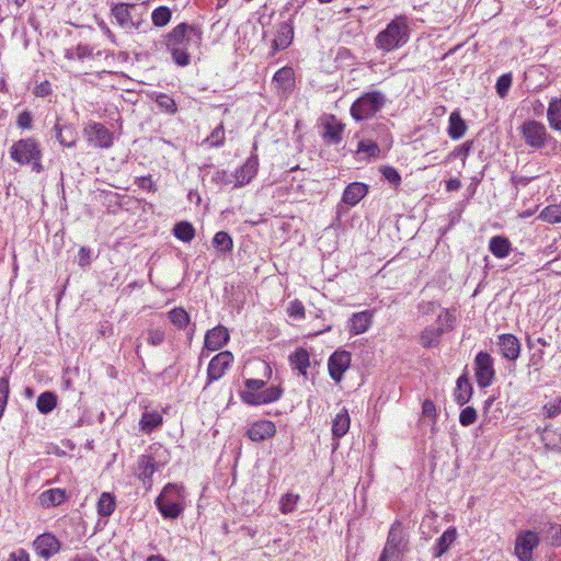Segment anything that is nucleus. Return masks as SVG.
Instances as JSON below:
<instances>
[{"instance_id":"obj_7","label":"nucleus","mask_w":561,"mask_h":561,"mask_svg":"<svg viewBox=\"0 0 561 561\" xmlns=\"http://www.w3.org/2000/svg\"><path fill=\"white\" fill-rule=\"evenodd\" d=\"M245 390L240 392L241 400L249 405H261L274 402L279 399L282 390L278 387H265L261 379H247Z\"/></svg>"},{"instance_id":"obj_47","label":"nucleus","mask_w":561,"mask_h":561,"mask_svg":"<svg viewBox=\"0 0 561 561\" xmlns=\"http://www.w3.org/2000/svg\"><path fill=\"white\" fill-rule=\"evenodd\" d=\"M156 103L161 110L170 114H174L178 110L175 101L167 94H159L156 99Z\"/></svg>"},{"instance_id":"obj_51","label":"nucleus","mask_w":561,"mask_h":561,"mask_svg":"<svg viewBox=\"0 0 561 561\" xmlns=\"http://www.w3.org/2000/svg\"><path fill=\"white\" fill-rule=\"evenodd\" d=\"M543 411L547 417H556L561 413V398H557L543 407Z\"/></svg>"},{"instance_id":"obj_59","label":"nucleus","mask_w":561,"mask_h":561,"mask_svg":"<svg viewBox=\"0 0 561 561\" xmlns=\"http://www.w3.org/2000/svg\"><path fill=\"white\" fill-rule=\"evenodd\" d=\"M147 341L152 346L162 344L164 341V331L159 329L149 331Z\"/></svg>"},{"instance_id":"obj_55","label":"nucleus","mask_w":561,"mask_h":561,"mask_svg":"<svg viewBox=\"0 0 561 561\" xmlns=\"http://www.w3.org/2000/svg\"><path fill=\"white\" fill-rule=\"evenodd\" d=\"M437 321L440 323L438 327H443L445 331L453 330L456 317L453 312L445 310L443 314L438 316Z\"/></svg>"},{"instance_id":"obj_18","label":"nucleus","mask_w":561,"mask_h":561,"mask_svg":"<svg viewBox=\"0 0 561 561\" xmlns=\"http://www.w3.org/2000/svg\"><path fill=\"white\" fill-rule=\"evenodd\" d=\"M259 169L257 156H251L247 159L241 168H239L234 174V186L241 187L249 184L251 180L256 175Z\"/></svg>"},{"instance_id":"obj_38","label":"nucleus","mask_w":561,"mask_h":561,"mask_svg":"<svg viewBox=\"0 0 561 561\" xmlns=\"http://www.w3.org/2000/svg\"><path fill=\"white\" fill-rule=\"evenodd\" d=\"M57 405V397L50 391L41 393L36 401L38 411L43 414L51 412Z\"/></svg>"},{"instance_id":"obj_61","label":"nucleus","mask_w":561,"mask_h":561,"mask_svg":"<svg viewBox=\"0 0 561 561\" xmlns=\"http://www.w3.org/2000/svg\"><path fill=\"white\" fill-rule=\"evenodd\" d=\"M136 183L138 184L139 187H141L144 190H148V191H151V192H156L157 191V187H156L154 183L152 182L150 175L149 176L138 178L136 180Z\"/></svg>"},{"instance_id":"obj_24","label":"nucleus","mask_w":561,"mask_h":561,"mask_svg":"<svg viewBox=\"0 0 561 561\" xmlns=\"http://www.w3.org/2000/svg\"><path fill=\"white\" fill-rule=\"evenodd\" d=\"M368 193V186L364 183L354 182L348 184L342 196V201L350 206L358 204Z\"/></svg>"},{"instance_id":"obj_33","label":"nucleus","mask_w":561,"mask_h":561,"mask_svg":"<svg viewBox=\"0 0 561 561\" xmlns=\"http://www.w3.org/2000/svg\"><path fill=\"white\" fill-rule=\"evenodd\" d=\"M289 360L293 369L305 377L307 376V369L310 366V356L305 348H297L295 353L289 356Z\"/></svg>"},{"instance_id":"obj_12","label":"nucleus","mask_w":561,"mask_h":561,"mask_svg":"<svg viewBox=\"0 0 561 561\" xmlns=\"http://www.w3.org/2000/svg\"><path fill=\"white\" fill-rule=\"evenodd\" d=\"M321 137L325 145H340L343 139L345 125L334 115H323L321 117Z\"/></svg>"},{"instance_id":"obj_34","label":"nucleus","mask_w":561,"mask_h":561,"mask_svg":"<svg viewBox=\"0 0 561 561\" xmlns=\"http://www.w3.org/2000/svg\"><path fill=\"white\" fill-rule=\"evenodd\" d=\"M547 119L552 130L561 131V98H554L549 102Z\"/></svg>"},{"instance_id":"obj_40","label":"nucleus","mask_w":561,"mask_h":561,"mask_svg":"<svg viewBox=\"0 0 561 561\" xmlns=\"http://www.w3.org/2000/svg\"><path fill=\"white\" fill-rule=\"evenodd\" d=\"M116 507L115 497L111 493L104 492L101 494L98 502L99 515L106 517L112 515Z\"/></svg>"},{"instance_id":"obj_60","label":"nucleus","mask_w":561,"mask_h":561,"mask_svg":"<svg viewBox=\"0 0 561 561\" xmlns=\"http://www.w3.org/2000/svg\"><path fill=\"white\" fill-rule=\"evenodd\" d=\"M16 124L22 129H28L32 127V114L28 111H23L19 114Z\"/></svg>"},{"instance_id":"obj_35","label":"nucleus","mask_w":561,"mask_h":561,"mask_svg":"<svg viewBox=\"0 0 561 561\" xmlns=\"http://www.w3.org/2000/svg\"><path fill=\"white\" fill-rule=\"evenodd\" d=\"M56 131V138L60 145L66 147L75 146L77 141V133L72 125L60 126L58 123L54 127Z\"/></svg>"},{"instance_id":"obj_21","label":"nucleus","mask_w":561,"mask_h":561,"mask_svg":"<svg viewBox=\"0 0 561 561\" xmlns=\"http://www.w3.org/2000/svg\"><path fill=\"white\" fill-rule=\"evenodd\" d=\"M199 36V31L186 23H181L175 26L168 35V47L184 45L185 42L191 41V35Z\"/></svg>"},{"instance_id":"obj_22","label":"nucleus","mask_w":561,"mask_h":561,"mask_svg":"<svg viewBox=\"0 0 561 561\" xmlns=\"http://www.w3.org/2000/svg\"><path fill=\"white\" fill-rule=\"evenodd\" d=\"M228 341L229 332L227 328L218 325L206 333L204 345L210 351H217L227 344Z\"/></svg>"},{"instance_id":"obj_56","label":"nucleus","mask_w":561,"mask_h":561,"mask_svg":"<svg viewBox=\"0 0 561 561\" xmlns=\"http://www.w3.org/2000/svg\"><path fill=\"white\" fill-rule=\"evenodd\" d=\"M422 414L433 421V425L436 423L437 412L434 402L430 399L424 400L422 404Z\"/></svg>"},{"instance_id":"obj_53","label":"nucleus","mask_w":561,"mask_h":561,"mask_svg":"<svg viewBox=\"0 0 561 561\" xmlns=\"http://www.w3.org/2000/svg\"><path fill=\"white\" fill-rule=\"evenodd\" d=\"M173 60L179 66H186L190 64V55L182 48H178L176 46H171Z\"/></svg>"},{"instance_id":"obj_41","label":"nucleus","mask_w":561,"mask_h":561,"mask_svg":"<svg viewBox=\"0 0 561 561\" xmlns=\"http://www.w3.org/2000/svg\"><path fill=\"white\" fill-rule=\"evenodd\" d=\"M169 320L180 330L190 325V316L183 308H174L168 313Z\"/></svg>"},{"instance_id":"obj_39","label":"nucleus","mask_w":561,"mask_h":561,"mask_svg":"<svg viewBox=\"0 0 561 561\" xmlns=\"http://www.w3.org/2000/svg\"><path fill=\"white\" fill-rule=\"evenodd\" d=\"M173 234L183 242H191L195 237V229L188 221H180L173 228Z\"/></svg>"},{"instance_id":"obj_48","label":"nucleus","mask_w":561,"mask_h":561,"mask_svg":"<svg viewBox=\"0 0 561 561\" xmlns=\"http://www.w3.org/2000/svg\"><path fill=\"white\" fill-rule=\"evenodd\" d=\"M213 147H220L225 142V129L222 123L219 124L205 140Z\"/></svg>"},{"instance_id":"obj_15","label":"nucleus","mask_w":561,"mask_h":561,"mask_svg":"<svg viewBox=\"0 0 561 561\" xmlns=\"http://www.w3.org/2000/svg\"><path fill=\"white\" fill-rule=\"evenodd\" d=\"M33 547L39 557L49 559L60 550V541L54 535L46 533L34 540Z\"/></svg>"},{"instance_id":"obj_1","label":"nucleus","mask_w":561,"mask_h":561,"mask_svg":"<svg viewBox=\"0 0 561 561\" xmlns=\"http://www.w3.org/2000/svg\"><path fill=\"white\" fill-rule=\"evenodd\" d=\"M156 505L163 518H178L185 507L184 486L178 483H168L156 499Z\"/></svg>"},{"instance_id":"obj_2","label":"nucleus","mask_w":561,"mask_h":561,"mask_svg":"<svg viewBox=\"0 0 561 561\" xmlns=\"http://www.w3.org/2000/svg\"><path fill=\"white\" fill-rule=\"evenodd\" d=\"M111 14L115 22L128 33L145 31V27L149 26L142 4L116 3L112 7Z\"/></svg>"},{"instance_id":"obj_17","label":"nucleus","mask_w":561,"mask_h":561,"mask_svg":"<svg viewBox=\"0 0 561 561\" xmlns=\"http://www.w3.org/2000/svg\"><path fill=\"white\" fill-rule=\"evenodd\" d=\"M497 346L505 359L515 362L519 357L520 342L514 334L504 333L499 335Z\"/></svg>"},{"instance_id":"obj_23","label":"nucleus","mask_w":561,"mask_h":561,"mask_svg":"<svg viewBox=\"0 0 561 561\" xmlns=\"http://www.w3.org/2000/svg\"><path fill=\"white\" fill-rule=\"evenodd\" d=\"M373 317L374 312L370 310L354 313L348 322L350 333L358 335L366 332L371 325Z\"/></svg>"},{"instance_id":"obj_28","label":"nucleus","mask_w":561,"mask_h":561,"mask_svg":"<svg viewBox=\"0 0 561 561\" xmlns=\"http://www.w3.org/2000/svg\"><path fill=\"white\" fill-rule=\"evenodd\" d=\"M489 251L497 259L507 257L512 251V243L504 236H494L489 241Z\"/></svg>"},{"instance_id":"obj_14","label":"nucleus","mask_w":561,"mask_h":561,"mask_svg":"<svg viewBox=\"0 0 561 561\" xmlns=\"http://www.w3.org/2000/svg\"><path fill=\"white\" fill-rule=\"evenodd\" d=\"M351 364V354L347 351H335L328 360L331 378L339 382Z\"/></svg>"},{"instance_id":"obj_5","label":"nucleus","mask_w":561,"mask_h":561,"mask_svg":"<svg viewBox=\"0 0 561 561\" xmlns=\"http://www.w3.org/2000/svg\"><path fill=\"white\" fill-rule=\"evenodd\" d=\"M409 551V538L402 523L394 520L391 525L385 547L378 561H402L403 556Z\"/></svg>"},{"instance_id":"obj_6","label":"nucleus","mask_w":561,"mask_h":561,"mask_svg":"<svg viewBox=\"0 0 561 561\" xmlns=\"http://www.w3.org/2000/svg\"><path fill=\"white\" fill-rule=\"evenodd\" d=\"M409 39V26L404 16L396 18L376 37L379 49L390 51L404 45Z\"/></svg>"},{"instance_id":"obj_57","label":"nucleus","mask_w":561,"mask_h":561,"mask_svg":"<svg viewBox=\"0 0 561 561\" xmlns=\"http://www.w3.org/2000/svg\"><path fill=\"white\" fill-rule=\"evenodd\" d=\"M288 314L294 319H302L305 316L304 305L298 300L291 301L288 307Z\"/></svg>"},{"instance_id":"obj_62","label":"nucleus","mask_w":561,"mask_h":561,"mask_svg":"<svg viewBox=\"0 0 561 561\" xmlns=\"http://www.w3.org/2000/svg\"><path fill=\"white\" fill-rule=\"evenodd\" d=\"M50 92H51V89H50V83L48 81H43L39 84H37L35 87V91H34L36 96H42V98L49 95Z\"/></svg>"},{"instance_id":"obj_16","label":"nucleus","mask_w":561,"mask_h":561,"mask_svg":"<svg viewBox=\"0 0 561 561\" xmlns=\"http://www.w3.org/2000/svg\"><path fill=\"white\" fill-rule=\"evenodd\" d=\"M89 140L100 148L113 145V134L101 123H93L84 129Z\"/></svg>"},{"instance_id":"obj_31","label":"nucleus","mask_w":561,"mask_h":561,"mask_svg":"<svg viewBox=\"0 0 561 561\" xmlns=\"http://www.w3.org/2000/svg\"><path fill=\"white\" fill-rule=\"evenodd\" d=\"M67 499L66 491L62 489H49L39 495V503L44 507H55L64 503Z\"/></svg>"},{"instance_id":"obj_20","label":"nucleus","mask_w":561,"mask_h":561,"mask_svg":"<svg viewBox=\"0 0 561 561\" xmlns=\"http://www.w3.org/2000/svg\"><path fill=\"white\" fill-rule=\"evenodd\" d=\"M276 433L275 424L272 421L261 420L250 425L247 436L252 442H263L273 437Z\"/></svg>"},{"instance_id":"obj_45","label":"nucleus","mask_w":561,"mask_h":561,"mask_svg":"<svg viewBox=\"0 0 561 561\" xmlns=\"http://www.w3.org/2000/svg\"><path fill=\"white\" fill-rule=\"evenodd\" d=\"M512 82H513V76L511 72L504 73L499 77V79L495 83V90H496L497 95L501 99H504L507 96L508 91L512 87Z\"/></svg>"},{"instance_id":"obj_49","label":"nucleus","mask_w":561,"mask_h":561,"mask_svg":"<svg viewBox=\"0 0 561 561\" xmlns=\"http://www.w3.org/2000/svg\"><path fill=\"white\" fill-rule=\"evenodd\" d=\"M478 414L474 408L466 407L461 410L459 415V423L462 426H469L477 421Z\"/></svg>"},{"instance_id":"obj_37","label":"nucleus","mask_w":561,"mask_h":561,"mask_svg":"<svg viewBox=\"0 0 561 561\" xmlns=\"http://www.w3.org/2000/svg\"><path fill=\"white\" fill-rule=\"evenodd\" d=\"M161 424L162 416L158 411H147L142 413V416L139 421L140 430L147 434H150Z\"/></svg>"},{"instance_id":"obj_46","label":"nucleus","mask_w":561,"mask_h":561,"mask_svg":"<svg viewBox=\"0 0 561 561\" xmlns=\"http://www.w3.org/2000/svg\"><path fill=\"white\" fill-rule=\"evenodd\" d=\"M358 153H366L367 157H377L380 152L379 146L371 140H362L357 146Z\"/></svg>"},{"instance_id":"obj_30","label":"nucleus","mask_w":561,"mask_h":561,"mask_svg":"<svg viewBox=\"0 0 561 561\" xmlns=\"http://www.w3.org/2000/svg\"><path fill=\"white\" fill-rule=\"evenodd\" d=\"M457 531L455 528L450 527L446 529L443 535L437 539L436 545L432 548V553L435 558H440L451 543L456 540Z\"/></svg>"},{"instance_id":"obj_8","label":"nucleus","mask_w":561,"mask_h":561,"mask_svg":"<svg viewBox=\"0 0 561 561\" xmlns=\"http://www.w3.org/2000/svg\"><path fill=\"white\" fill-rule=\"evenodd\" d=\"M386 95L380 91L363 93L356 99L351 108V116L356 121H365L375 116L386 104Z\"/></svg>"},{"instance_id":"obj_52","label":"nucleus","mask_w":561,"mask_h":561,"mask_svg":"<svg viewBox=\"0 0 561 561\" xmlns=\"http://www.w3.org/2000/svg\"><path fill=\"white\" fill-rule=\"evenodd\" d=\"M382 176L391 184L399 185L401 182V175L393 167H383L381 169Z\"/></svg>"},{"instance_id":"obj_11","label":"nucleus","mask_w":561,"mask_h":561,"mask_svg":"<svg viewBox=\"0 0 561 561\" xmlns=\"http://www.w3.org/2000/svg\"><path fill=\"white\" fill-rule=\"evenodd\" d=\"M540 537L533 530H522L515 539V556L519 561H533V552L539 546Z\"/></svg>"},{"instance_id":"obj_50","label":"nucleus","mask_w":561,"mask_h":561,"mask_svg":"<svg viewBox=\"0 0 561 561\" xmlns=\"http://www.w3.org/2000/svg\"><path fill=\"white\" fill-rule=\"evenodd\" d=\"M233 175H229L225 170H216L211 175V182L221 187L232 183Z\"/></svg>"},{"instance_id":"obj_64","label":"nucleus","mask_w":561,"mask_h":561,"mask_svg":"<svg viewBox=\"0 0 561 561\" xmlns=\"http://www.w3.org/2000/svg\"><path fill=\"white\" fill-rule=\"evenodd\" d=\"M90 250L82 247L80 250H79V253H78V262H79V265L84 267L87 265L90 264Z\"/></svg>"},{"instance_id":"obj_19","label":"nucleus","mask_w":561,"mask_h":561,"mask_svg":"<svg viewBox=\"0 0 561 561\" xmlns=\"http://www.w3.org/2000/svg\"><path fill=\"white\" fill-rule=\"evenodd\" d=\"M273 84L277 90V93L282 96H286L290 93L295 87V75L290 67H283L273 78Z\"/></svg>"},{"instance_id":"obj_27","label":"nucleus","mask_w":561,"mask_h":561,"mask_svg":"<svg viewBox=\"0 0 561 561\" xmlns=\"http://www.w3.org/2000/svg\"><path fill=\"white\" fill-rule=\"evenodd\" d=\"M473 393L472 385L470 383L466 374L461 375L456 382L455 401L459 405H463L471 399Z\"/></svg>"},{"instance_id":"obj_54","label":"nucleus","mask_w":561,"mask_h":561,"mask_svg":"<svg viewBox=\"0 0 561 561\" xmlns=\"http://www.w3.org/2000/svg\"><path fill=\"white\" fill-rule=\"evenodd\" d=\"M297 501H298V495L287 493L280 500V511L283 513L293 512Z\"/></svg>"},{"instance_id":"obj_58","label":"nucleus","mask_w":561,"mask_h":561,"mask_svg":"<svg viewBox=\"0 0 561 561\" xmlns=\"http://www.w3.org/2000/svg\"><path fill=\"white\" fill-rule=\"evenodd\" d=\"M472 148V141H466L462 145L456 147L449 154V158L456 157H468Z\"/></svg>"},{"instance_id":"obj_32","label":"nucleus","mask_w":561,"mask_h":561,"mask_svg":"<svg viewBox=\"0 0 561 561\" xmlns=\"http://www.w3.org/2000/svg\"><path fill=\"white\" fill-rule=\"evenodd\" d=\"M540 535L547 543L560 547L561 546V525L557 523H547L540 528Z\"/></svg>"},{"instance_id":"obj_4","label":"nucleus","mask_w":561,"mask_h":561,"mask_svg":"<svg viewBox=\"0 0 561 561\" xmlns=\"http://www.w3.org/2000/svg\"><path fill=\"white\" fill-rule=\"evenodd\" d=\"M169 451L161 444H152L149 447V453L141 455L138 458L136 467V476L139 480L144 481L148 488L151 486V478L153 473L165 463L169 462Z\"/></svg>"},{"instance_id":"obj_26","label":"nucleus","mask_w":561,"mask_h":561,"mask_svg":"<svg viewBox=\"0 0 561 561\" xmlns=\"http://www.w3.org/2000/svg\"><path fill=\"white\" fill-rule=\"evenodd\" d=\"M293 36V27L286 22L280 23L277 28V35L272 43L273 50L277 51L286 49L290 45Z\"/></svg>"},{"instance_id":"obj_25","label":"nucleus","mask_w":561,"mask_h":561,"mask_svg":"<svg viewBox=\"0 0 561 561\" xmlns=\"http://www.w3.org/2000/svg\"><path fill=\"white\" fill-rule=\"evenodd\" d=\"M467 129H468L467 123L461 117L459 111L451 112L449 115V118H448V127H447L448 136L454 140H458L465 136Z\"/></svg>"},{"instance_id":"obj_29","label":"nucleus","mask_w":561,"mask_h":561,"mask_svg":"<svg viewBox=\"0 0 561 561\" xmlns=\"http://www.w3.org/2000/svg\"><path fill=\"white\" fill-rule=\"evenodd\" d=\"M445 329L443 327L425 328L420 335V343L425 348H433L439 345L440 337L444 334Z\"/></svg>"},{"instance_id":"obj_43","label":"nucleus","mask_w":561,"mask_h":561,"mask_svg":"<svg viewBox=\"0 0 561 561\" xmlns=\"http://www.w3.org/2000/svg\"><path fill=\"white\" fill-rule=\"evenodd\" d=\"M171 16L172 12L168 7H158L151 14L152 24L158 27L165 26L170 22Z\"/></svg>"},{"instance_id":"obj_10","label":"nucleus","mask_w":561,"mask_h":561,"mask_svg":"<svg viewBox=\"0 0 561 561\" xmlns=\"http://www.w3.org/2000/svg\"><path fill=\"white\" fill-rule=\"evenodd\" d=\"M493 357L488 352H479L474 358V376L480 388L491 386L495 376Z\"/></svg>"},{"instance_id":"obj_3","label":"nucleus","mask_w":561,"mask_h":561,"mask_svg":"<svg viewBox=\"0 0 561 561\" xmlns=\"http://www.w3.org/2000/svg\"><path fill=\"white\" fill-rule=\"evenodd\" d=\"M518 130L526 146L534 150L549 148L556 151L558 148V140L549 134L546 125L541 122L527 119Z\"/></svg>"},{"instance_id":"obj_36","label":"nucleus","mask_w":561,"mask_h":561,"mask_svg":"<svg viewBox=\"0 0 561 561\" xmlns=\"http://www.w3.org/2000/svg\"><path fill=\"white\" fill-rule=\"evenodd\" d=\"M351 420L345 409L336 414L332 421V434L336 438L343 437L350 430Z\"/></svg>"},{"instance_id":"obj_9","label":"nucleus","mask_w":561,"mask_h":561,"mask_svg":"<svg viewBox=\"0 0 561 561\" xmlns=\"http://www.w3.org/2000/svg\"><path fill=\"white\" fill-rule=\"evenodd\" d=\"M10 157L20 164H28L33 159H41L42 152L33 138L20 139L10 148Z\"/></svg>"},{"instance_id":"obj_13","label":"nucleus","mask_w":561,"mask_h":561,"mask_svg":"<svg viewBox=\"0 0 561 561\" xmlns=\"http://www.w3.org/2000/svg\"><path fill=\"white\" fill-rule=\"evenodd\" d=\"M233 362V355L229 351L220 352L211 358L207 368V383L219 380Z\"/></svg>"},{"instance_id":"obj_63","label":"nucleus","mask_w":561,"mask_h":561,"mask_svg":"<svg viewBox=\"0 0 561 561\" xmlns=\"http://www.w3.org/2000/svg\"><path fill=\"white\" fill-rule=\"evenodd\" d=\"M8 561H30V556L24 549H18L10 553Z\"/></svg>"},{"instance_id":"obj_42","label":"nucleus","mask_w":561,"mask_h":561,"mask_svg":"<svg viewBox=\"0 0 561 561\" xmlns=\"http://www.w3.org/2000/svg\"><path fill=\"white\" fill-rule=\"evenodd\" d=\"M213 245L220 252H230L233 248V241L226 231H218L213 238Z\"/></svg>"},{"instance_id":"obj_44","label":"nucleus","mask_w":561,"mask_h":561,"mask_svg":"<svg viewBox=\"0 0 561 561\" xmlns=\"http://www.w3.org/2000/svg\"><path fill=\"white\" fill-rule=\"evenodd\" d=\"M539 218L549 224L561 222V205H549L539 214Z\"/></svg>"}]
</instances>
